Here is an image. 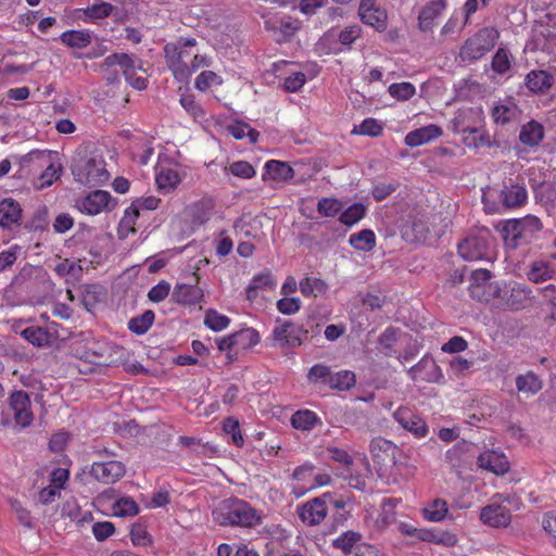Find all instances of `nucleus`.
<instances>
[{
	"mask_svg": "<svg viewBox=\"0 0 556 556\" xmlns=\"http://www.w3.org/2000/svg\"><path fill=\"white\" fill-rule=\"evenodd\" d=\"M515 382L517 391L527 397L535 395L543 389L542 379L532 370L517 375Z\"/></svg>",
	"mask_w": 556,
	"mask_h": 556,
	"instance_id": "obj_25",
	"label": "nucleus"
},
{
	"mask_svg": "<svg viewBox=\"0 0 556 556\" xmlns=\"http://www.w3.org/2000/svg\"><path fill=\"white\" fill-rule=\"evenodd\" d=\"M179 103L187 111V113L191 115L195 121L203 119L205 117V111L195 101V98L192 93L181 94Z\"/></svg>",
	"mask_w": 556,
	"mask_h": 556,
	"instance_id": "obj_59",
	"label": "nucleus"
},
{
	"mask_svg": "<svg viewBox=\"0 0 556 556\" xmlns=\"http://www.w3.org/2000/svg\"><path fill=\"white\" fill-rule=\"evenodd\" d=\"M215 523L224 527L253 528L262 522V515L247 501L230 497L222 501L212 511Z\"/></svg>",
	"mask_w": 556,
	"mask_h": 556,
	"instance_id": "obj_1",
	"label": "nucleus"
},
{
	"mask_svg": "<svg viewBox=\"0 0 556 556\" xmlns=\"http://www.w3.org/2000/svg\"><path fill=\"white\" fill-rule=\"evenodd\" d=\"M114 10L113 4L109 2H98L84 9V21L96 22L97 20H103L109 17Z\"/></svg>",
	"mask_w": 556,
	"mask_h": 556,
	"instance_id": "obj_45",
	"label": "nucleus"
},
{
	"mask_svg": "<svg viewBox=\"0 0 556 556\" xmlns=\"http://www.w3.org/2000/svg\"><path fill=\"white\" fill-rule=\"evenodd\" d=\"M390 96L400 101H407L416 93V87L408 81L393 83L388 89Z\"/></svg>",
	"mask_w": 556,
	"mask_h": 556,
	"instance_id": "obj_57",
	"label": "nucleus"
},
{
	"mask_svg": "<svg viewBox=\"0 0 556 556\" xmlns=\"http://www.w3.org/2000/svg\"><path fill=\"white\" fill-rule=\"evenodd\" d=\"M528 199V192L523 185L513 184L504 186L501 192L502 203L506 207H520Z\"/></svg>",
	"mask_w": 556,
	"mask_h": 556,
	"instance_id": "obj_27",
	"label": "nucleus"
},
{
	"mask_svg": "<svg viewBox=\"0 0 556 556\" xmlns=\"http://www.w3.org/2000/svg\"><path fill=\"white\" fill-rule=\"evenodd\" d=\"M377 242L376 235L371 229H363L349 237V244L356 251L370 252L375 249Z\"/></svg>",
	"mask_w": 556,
	"mask_h": 556,
	"instance_id": "obj_34",
	"label": "nucleus"
},
{
	"mask_svg": "<svg viewBox=\"0 0 556 556\" xmlns=\"http://www.w3.org/2000/svg\"><path fill=\"white\" fill-rule=\"evenodd\" d=\"M397 340V329L393 327H388L379 336V344L383 350V353L387 356H392V349Z\"/></svg>",
	"mask_w": 556,
	"mask_h": 556,
	"instance_id": "obj_63",
	"label": "nucleus"
},
{
	"mask_svg": "<svg viewBox=\"0 0 556 556\" xmlns=\"http://www.w3.org/2000/svg\"><path fill=\"white\" fill-rule=\"evenodd\" d=\"M469 451V444L465 441L457 442L445 453V462L454 469L460 468L465 463V456Z\"/></svg>",
	"mask_w": 556,
	"mask_h": 556,
	"instance_id": "obj_43",
	"label": "nucleus"
},
{
	"mask_svg": "<svg viewBox=\"0 0 556 556\" xmlns=\"http://www.w3.org/2000/svg\"><path fill=\"white\" fill-rule=\"evenodd\" d=\"M276 287V280L270 270L266 269L260 274H256L250 281L245 289L247 299L254 301L258 295V290L274 289Z\"/></svg>",
	"mask_w": 556,
	"mask_h": 556,
	"instance_id": "obj_28",
	"label": "nucleus"
},
{
	"mask_svg": "<svg viewBox=\"0 0 556 556\" xmlns=\"http://www.w3.org/2000/svg\"><path fill=\"white\" fill-rule=\"evenodd\" d=\"M356 378L355 374L350 370H340L338 372L331 374V378L329 380V388L339 391L350 390L355 386Z\"/></svg>",
	"mask_w": 556,
	"mask_h": 556,
	"instance_id": "obj_47",
	"label": "nucleus"
},
{
	"mask_svg": "<svg viewBox=\"0 0 556 556\" xmlns=\"http://www.w3.org/2000/svg\"><path fill=\"white\" fill-rule=\"evenodd\" d=\"M342 208L343 203L336 198H321L317 203V212L325 217H334Z\"/></svg>",
	"mask_w": 556,
	"mask_h": 556,
	"instance_id": "obj_58",
	"label": "nucleus"
},
{
	"mask_svg": "<svg viewBox=\"0 0 556 556\" xmlns=\"http://www.w3.org/2000/svg\"><path fill=\"white\" fill-rule=\"evenodd\" d=\"M233 340L236 343V353L239 351H247L257 345L261 337L257 330L253 328H242L233 332Z\"/></svg>",
	"mask_w": 556,
	"mask_h": 556,
	"instance_id": "obj_35",
	"label": "nucleus"
},
{
	"mask_svg": "<svg viewBox=\"0 0 556 556\" xmlns=\"http://www.w3.org/2000/svg\"><path fill=\"white\" fill-rule=\"evenodd\" d=\"M492 68L497 74H505L510 68L509 53L504 48H498L492 59Z\"/></svg>",
	"mask_w": 556,
	"mask_h": 556,
	"instance_id": "obj_62",
	"label": "nucleus"
},
{
	"mask_svg": "<svg viewBox=\"0 0 556 556\" xmlns=\"http://www.w3.org/2000/svg\"><path fill=\"white\" fill-rule=\"evenodd\" d=\"M228 132L237 140H241L245 137L250 138L251 142H256L258 139V131L252 128L249 124L243 122H235L228 126Z\"/></svg>",
	"mask_w": 556,
	"mask_h": 556,
	"instance_id": "obj_53",
	"label": "nucleus"
},
{
	"mask_svg": "<svg viewBox=\"0 0 556 556\" xmlns=\"http://www.w3.org/2000/svg\"><path fill=\"white\" fill-rule=\"evenodd\" d=\"M462 132L466 135L464 137V142L469 148L482 149V148H491L493 146V141L486 130L478 127L473 128H463Z\"/></svg>",
	"mask_w": 556,
	"mask_h": 556,
	"instance_id": "obj_32",
	"label": "nucleus"
},
{
	"mask_svg": "<svg viewBox=\"0 0 556 556\" xmlns=\"http://www.w3.org/2000/svg\"><path fill=\"white\" fill-rule=\"evenodd\" d=\"M214 201L212 198H202L186 208V214L194 226L207 223L212 216Z\"/></svg>",
	"mask_w": 556,
	"mask_h": 556,
	"instance_id": "obj_23",
	"label": "nucleus"
},
{
	"mask_svg": "<svg viewBox=\"0 0 556 556\" xmlns=\"http://www.w3.org/2000/svg\"><path fill=\"white\" fill-rule=\"evenodd\" d=\"M448 511V506L445 500L435 498L431 501L424 509L422 516L426 520L431 522L442 521Z\"/></svg>",
	"mask_w": 556,
	"mask_h": 556,
	"instance_id": "obj_39",
	"label": "nucleus"
},
{
	"mask_svg": "<svg viewBox=\"0 0 556 556\" xmlns=\"http://www.w3.org/2000/svg\"><path fill=\"white\" fill-rule=\"evenodd\" d=\"M155 181L159 189L168 193L180 184L181 179L177 170L172 168H162L156 174Z\"/></svg>",
	"mask_w": 556,
	"mask_h": 556,
	"instance_id": "obj_41",
	"label": "nucleus"
},
{
	"mask_svg": "<svg viewBox=\"0 0 556 556\" xmlns=\"http://www.w3.org/2000/svg\"><path fill=\"white\" fill-rule=\"evenodd\" d=\"M21 218L22 207L16 200L7 198L0 201V227L11 228L17 225Z\"/></svg>",
	"mask_w": 556,
	"mask_h": 556,
	"instance_id": "obj_24",
	"label": "nucleus"
},
{
	"mask_svg": "<svg viewBox=\"0 0 556 556\" xmlns=\"http://www.w3.org/2000/svg\"><path fill=\"white\" fill-rule=\"evenodd\" d=\"M199 276L194 274V283H177L172 293V300L184 306L200 304L204 298L203 290L198 287Z\"/></svg>",
	"mask_w": 556,
	"mask_h": 556,
	"instance_id": "obj_18",
	"label": "nucleus"
},
{
	"mask_svg": "<svg viewBox=\"0 0 556 556\" xmlns=\"http://www.w3.org/2000/svg\"><path fill=\"white\" fill-rule=\"evenodd\" d=\"M555 270L551 264L545 261H534L531 264L529 271L527 273L528 279L534 283L544 282L552 279Z\"/></svg>",
	"mask_w": 556,
	"mask_h": 556,
	"instance_id": "obj_40",
	"label": "nucleus"
},
{
	"mask_svg": "<svg viewBox=\"0 0 556 556\" xmlns=\"http://www.w3.org/2000/svg\"><path fill=\"white\" fill-rule=\"evenodd\" d=\"M517 105L513 102H498L496 103L492 111L491 117L496 125H507L516 117Z\"/></svg>",
	"mask_w": 556,
	"mask_h": 556,
	"instance_id": "obj_37",
	"label": "nucleus"
},
{
	"mask_svg": "<svg viewBox=\"0 0 556 556\" xmlns=\"http://www.w3.org/2000/svg\"><path fill=\"white\" fill-rule=\"evenodd\" d=\"M263 179L266 176L275 181H288L294 177V169L287 163L277 160H269L264 165Z\"/></svg>",
	"mask_w": 556,
	"mask_h": 556,
	"instance_id": "obj_26",
	"label": "nucleus"
},
{
	"mask_svg": "<svg viewBox=\"0 0 556 556\" xmlns=\"http://www.w3.org/2000/svg\"><path fill=\"white\" fill-rule=\"evenodd\" d=\"M522 505L519 496L510 493H496L491 503L480 510V521L491 528H507L511 523L513 511Z\"/></svg>",
	"mask_w": 556,
	"mask_h": 556,
	"instance_id": "obj_2",
	"label": "nucleus"
},
{
	"mask_svg": "<svg viewBox=\"0 0 556 556\" xmlns=\"http://www.w3.org/2000/svg\"><path fill=\"white\" fill-rule=\"evenodd\" d=\"M331 369L325 364H316L308 370L307 380L313 384H323L329 387Z\"/></svg>",
	"mask_w": 556,
	"mask_h": 556,
	"instance_id": "obj_56",
	"label": "nucleus"
},
{
	"mask_svg": "<svg viewBox=\"0 0 556 556\" xmlns=\"http://www.w3.org/2000/svg\"><path fill=\"white\" fill-rule=\"evenodd\" d=\"M442 135L443 130L440 126L429 124L427 126L409 131L405 136L404 142L407 147L416 148L429 143L440 138Z\"/></svg>",
	"mask_w": 556,
	"mask_h": 556,
	"instance_id": "obj_21",
	"label": "nucleus"
},
{
	"mask_svg": "<svg viewBox=\"0 0 556 556\" xmlns=\"http://www.w3.org/2000/svg\"><path fill=\"white\" fill-rule=\"evenodd\" d=\"M113 511L117 517H134L139 513V506L132 497L123 496L114 503Z\"/></svg>",
	"mask_w": 556,
	"mask_h": 556,
	"instance_id": "obj_50",
	"label": "nucleus"
},
{
	"mask_svg": "<svg viewBox=\"0 0 556 556\" xmlns=\"http://www.w3.org/2000/svg\"><path fill=\"white\" fill-rule=\"evenodd\" d=\"M362 534L352 530L343 532L333 540V547L341 549L344 554H349L361 541Z\"/></svg>",
	"mask_w": 556,
	"mask_h": 556,
	"instance_id": "obj_48",
	"label": "nucleus"
},
{
	"mask_svg": "<svg viewBox=\"0 0 556 556\" xmlns=\"http://www.w3.org/2000/svg\"><path fill=\"white\" fill-rule=\"evenodd\" d=\"M299 288L305 298H309L325 292L327 285L319 278L305 277L300 281Z\"/></svg>",
	"mask_w": 556,
	"mask_h": 556,
	"instance_id": "obj_51",
	"label": "nucleus"
},
{
	"mask_svg": "<svg viewBox=\"0 0 556 556\" xmlns=\"http://www.w3.org/2000/svg\"><path fill=\"white\" fill-rule=\"evenodd\" d=\"M367 212V207L361 203L355 202L341 212L339 220L341 224L351 227L361 222Z\"/></svg>",
	"mask_w": 556,
	"mask_h": 556,
	"instance_id": "obj_42",
	"label": "nucleus"
},
{
	"mask_svg": "<svg viewBox=\"0 0 556 556\" xmlns=\"http://www.w3.org/2000/svg\"><path fill=\"white\" fill-rule=\"evenodd\" d=\"M60 40L66 47L84 49L91 43L92 35L87 29H70L61 34Z\"/></svg>",
	"mask_w": 556,
	"mask_h": 556,
	"instance_id": "obj_31",
	"label": "nucleus"
},
{
	"mask_svg": "<svg viewBox=\"0 0 556 556\" xmlns=\"http://www.w3.org/2000/svg\"><path fill=\"white\" fill-rule=\"evenodd\" d=\"M393 418L415 439H424L429 433V427L425 419L410 407L400 406L393 413Z\"/></svg>",
	"mask_w": 556,
	"mask_h": 556,
	"instance_id": "obj_12",
	"label": "nucleus"
},
{
	"mask_svg": "<svg viewBox=\"0 0 556 556\" xmlns=\"http://www.w3.org/2000/svg\"><path fill=\"white\" fill-rule=\"evenodd\" d=\"M397 500L395 498H383L381 503V510L375 519L374 527L378 531H383L396 521V508Z\"/></svg>",
	"mask_w": 556,
	"mask_h": 556,
	"instance_id": "obj_29",
	"label": "nucleus"
},
{
	"mask_svg": "<svg viewBox=\"0 0 556 556\" xmlns=\"http://www.w3.org/2000/svg\"><path fill=\"white\" fill-rule=\"evenodd\" d=\"M105 165L101 156L78 152L73 159L71 170L77 182L96 187L106 184L110 179Z\"/></svg>",
	"mask_w": 556,
	"mask_h": 556,
	"instance_id": "obj_3",
	"label": "nucleus"
},
{
	"mask_svg": "<svg viewBox=\"0 0 556 556\" xmlns=\"http://www.w3.org/2000/svg\"><path fill=\"white\" fill-rule=\"evenodd\" d=\"M21 336L37 348L51 346L60 337L56 331L52 332L50 329L39 326L25 328L21 331Z\"/></svg>",
	"mask_w": 556,
	"mask_h": 556,
	"instance_id": "obj_22",
	"label": "nucleus"
},
{
	"mask_svg": "<svg viewBox=\"0 0 556 556\" xmlns=\"http://www.w3.org/2000/svg\"><path fill=\"white\" fill-rule=\"evenodd\" d=\"M327 498H331L330 492H325L298 506L296 513L300 520L308 527L320 525L328 515Z\"/></svg>",
	"mask_w": 556,
	"mask_h": 556,
	"instance_id": "obj_8",
	"label": "nucleus"
},
{
	"mask_svg": "<svg viewBox=\"0 0 556 556\" xmlns=\"http://www.w3.org/2000/svg\"><path fill=\"white\" fill-rule=\"evenodd\" d=\"M230 324V318L218 313L216 309L210 308L205 313L204 325L213 331H222Z\"/></svg>",
	"mask_w": 556,
	"mask_h": 556,
	"instance_id": "obj_54",
	"label": "nucleus"
},
{
	"mask_svg": "<svg viewBox=\"0 0 556 556\" xmlns=\"http://www.w3.org/2000/svg\"><path fill=\"white\" fill-rule=\"evenodd\" d=\"M9 407L13 413L14 422L21 428L29 427L34 421L31 402L27 392L14 391L9 396Z\"/></svg>",
	"mask_w": 556,
	"mask_h": 556,
	"instance_id": "obj_13",
	"label": "nucleus"
},
{
	"mask_svg": "<svg viewBox=\"0 0 556 556\" xmlns=\"http://www.w3.org/2000/svg\"><path fill=\"white\" fill-rule=\"evenodd\" d=\"M89 475L100 483L113 484L126 475V465L116 459H101L93 462Z\"/></svg>",
	"mask_w": 556,
	"mask_h": 556,
	"instance_id": "obj_9",
	"label": "nucleus"
},
{
	"mask_svg": "<svg viewBox=\"0 0 556 556\" xmlns=\"http://www.w3.org/2000/svg\"><path fill=\"white\" fill-rule=\"evenodd\" d=\"M525 83L532 92L543 93L552 87L553 76L546 71H531Z\"/></svg>",
	"mask_w": 556,
	"mask_h": 556,
	"instance_id": "obj_33",
	"label": "nucleus"
},
{
	"mask_svg": "<svg viewBox=\"0 0 556 556\" xmlns=\"http://www.w3.org/2000/svg\"><path fill=\"white\" fill-rule=\"evenodd\" d=\"M447 5L446 0H431L427 2L418 14V28L422 33L432 30L437 20L443 14Z\"/></svg>",
	"mask_w": 556,
	"mask_h": 556,
	"instance_id": "obj_19",
	"label": "nucleus"
},
{
	"mask_svg": "<svg viewBox=\"0 0 556 556\" xmlns=\"http://www.w3.org/2000/svg\"><path fill=\"white\" fill-rule=\"evenodd\" d=\"M383 131V126L376 118L368 117L365 118L359 125H355L351 134L368 136V137H379Z\"/></svg>",
	"mask_w": 556,
	"mask_h": 556,
	"instance_id": "obj_49",
	"label": "nucleus"
},
{
	"mask_svg": "<svg viewBox=\"0 0 556 556\" xmlns=\"http://www.w3.org/2000/svg\"><path fill=\"white\" fill-rule=\"evenodd\" d=\"M531 290L521 283H514L510 287V298L507 300L508 305L518 309L525 306L530 300Z\"/></svg>",
	"mask_w": 556,
	"mask_h": 556,
	"instance_id": "obj_52",
	"label": "nucleus"
},
{
	"mask_svg": "<svg viewBox=\"0 0 556 556\" xmlns=\"http://www.w3.org/2000/svg\"><path fill=\"white\" fill-rule=\"evenodd\" d=\"M154 317V313L147 309L141 315L130 318L128 329L138 336L144 334L152 327Z\"/></svg>",
	"mask_w": 556,
	"mask_h": 556,
	"instance_id": "obj_44",
	"label": "nucleus"
},
{
	"mask_svg": "<svg viewBox=\"0 0 556 556\" xmlns=\"http://www.w3.org/2000/svg\"><path fill=\"white\" fill-rule=\"evenodd\" d=\"M492 236L488 229L479 230L463 239L458 245V254L466 261H492L491 252Z\"/></svg>",
	"mask_w": 556,
	"mask_h": 556,
	"instance_id": "obj_6",
	"label": "nucleus"
},
{
	"mask_svg": "<svg viewBox=\"0 0 556 556\" xmlns=\"http://www.w3.org/2000/svg\"><path fill=\"white\" fill-rule=\"evenodd\" d=\"M498 38L500 33L496 28L483 27L465 41L459 56L463 61H477L495 47Z\"/></svg>",
	"mask_w": 556,
	"mask_h": 556,
	"instance_id": "obj_5",
	"label": "nucleus"
},
{
	"mask_svg": "<svg viewBox=\"0 0 556 556\" xmlns=\"http://www.w3.org/2000/svg\"><path fill=\"white\" fill-rule=\"evenodd\" d=\"M479 468L488 470L495 476H504L510 470V463L507 456L497 450H486L477 458Z\"/></svg>",
	"mask_w": 556,
	"mask_h": 556,
	"instance_id": "obj_16",
	"label": "nucleus"
},
{
	"mask_svg": "<svg viewBox=\"0 0 556 556\" xmlns=\"http://www.w3.org/2000/svg\"><path fill=\"white\" fill-rule=\"evenodd\" d=\"M111 202L112 197L108 191L96 190L79 201L78 208L85 214L98 215L110 210Z\"/></svg>",
	"mask_w": 556,
	"mask_h": 556,
	"instance_id": "obj_20",
	"label": "nucleus"
},
{
	"mask_svg": "<svg viewBox=\"0 0 556 556\" xmlns=\"http://www.w3.org/2000/svg\"><path fill=\"white\" fill-rule=\"evenodd\" d=\"M140 213H138L131 205L128 206L123 214L117 227V236L121 240L128 238L130 235L137 232L136 224Z\"/></svg>",
	"mask_w": 556,
	"mask_h": 556,
	"instance_id": "obj_36",
	"label": "nucleus"
},
{
	"mask_svg": "<svg viewBox=\"0 0 556 556\" xmlns=\"http://www.w3.org/2000/svg\"><path fill=\"white\" fill-rule=\"evenodd\" d=\"M61 172L62 165L59 162L50 163L38 178L39 188L50 187L60 178Z\"/></svg>",
	"mask_w": 556,
	"mask_h": 556,
	"instance_id": "obj_60",
	"label": "nucleus"
},
{
	"mask_svg": "<svg viewBox=\"0 0 556 556\" xmlns=\"http://www.w3.org/2000/svg\"><path fill=\"white\" fill-rule=\"evenodd\" d=\"M503 232L506 243L513 248L517 247L520 241L528 240L518 219L508 220L503 228Z\"/></svg>",
	"mask_w": 556,
	"mask_h": 556,
	"instance_id": "obj_46",
	"label": "nucleus"
},
{
	"mask_svg": "<svg viewBox=\"0 0 556 556\" xmlns=\"http://www.w3.org/2000/svg\"><path fill=\"white\" fill-rule=\"evenodd\" d=\"M224 83L222 76L213 71H203L201 72L195 80L194 88L201 92L206 91L212 86H220Z\"/></svg>",
	"mask_w": 556,
	"mask_h": 556,
	"instance_id": "obj_55",
	"label": "nucleus"
},
{
	"mask_svg": "<svg viewBox=\"0 0 556 556\" xmlns=\"http://www.w3.org/2000/svg\"><path fill=\"white\" fill-rule=\"evenodd\" d=\"M400 448L392 441L381 437L374 438L369 444V452L374 462L380 466H395Z\"/></svg>",
	"mask_w": 556,
	"mask_h": 556,
	"instance_id": "obj_15",
	"label": "nucleus"
},
{
	"mask_svg": "<svg viewBox=\"0 0 556 556\" xmlns=\"http://www.w3.org/2000/svg\"><path fill=\"white\" fill-rule=\"evenodd\" d=\"M541 293L547 307L548 318L556 320V286L548 285L541 289Z\"/></svg>",
	"mask_w": 556,
	"mask_h": 556,
	"instance_id": "obj_64",
	"label": "nucleus"
},
{
	"mask_svg": "<svg viewBox=\"0 0 556 556\" xmlns=\"http://www.w3.org/2000/svg\"><path fill=\"white\" fill-rule=\"evenodd\" d=\"M303 334L301 327L290 321H285L273 329L268 339L271 341L273 346L280 349L296 348L302 344Z\"/></svg>",
	"mask_w": 556,
	"mask_h": 556,
	"instance_id": "obj_14",
	"label": "nucleus"
},
{
	"mask_svg": "<svg viewBox=\"0 0 556 556\" xmlns=\"http://www.w3.org/2000/svg\"><path fill=\"white\" fill-rule=\"evenodd\" d=\"M198 41L193 37H179L175 41L167 42L164 48V59L167 68L177 81L184 83L190 79L188 60H191L192 49Z\"/></svg>",
	"mask_w": 556,
	"mask_h": 556,
	"instance_id": "obj_4",
	"label": "nucleus"
},
{
	"mask_svg": "<svg viewBox=\"0 0 556 556\" xmlns=\"http://www.w3.org/2000/svg\"><path fill=\"white\" fill-rule=\"evenodd\" d=\"M358 15L364 24L378 31L386 30L388 15L384 9L377 5L376 0H361Z\"/></svg>",
	"mask_w": 556,
	"mask_h": 556,
	"instance_id": "obj_17",
	"label": "nucleus"
},
{
	"mask_svg": "<svg viewBox=\"0 0 556 556\" xmlns=\"http://www.w3.org/2000/svg\"><path fill=\"white\" fill-rule=\"evenodd\" d=\"M490 279V270L482 268L473 270L470 276V295L480 302H489L491 296H500L498 286L493 285Z\"/></svg>",
	"mask_w": 556,
	"mask_h": 556,
	"instance_id": "obj_11",
	"label": "nucleus"
},
{
	"mask_svg": "<svg viewBox=\"0 0 556 556\" xmlns=\"http://www.w3.org/2000/svg\"><path fill=\"white\" fill-rule=\"evenodd\" d=\"M265 29L278 43L289 42L301 29L302 23L291 16H273L264 22Z\"/></svg>",
	"mask_w": 556,
	"mask_h": 556,
	"instance_id": "obj_10",
	"label": "nucleus"
},
{
	"mask_svg": "<svg viewBox=\"0 0 556 556\" xmlns=\"http://www.w3.org/2000/svg\"><path fill=\"white\" fill-rule=\"evenodd\" d=\"M544 127L536 121L525 124L519 132V140L523 146L533 148L540 144L544 138Z\"/></svg>",
	"mask_w": 556,
	"mask_h": 556,
	"instance_id": "obj_30",
	"label": "nucleus"
},
{
	"mask_svg": "<svg viewBox=\"0 0 556 556\" xmlns=\"http://www.w3.org/2000/svg\"><path fill=\"white\" fill-rule=\"evenodd\" d=\"M325 453L329 459L345 467H350L354 463L353 457L344 448L329 445L325 447Z\"/></svg>",
	"mask_w": 556,
	"mask_h": 556,
	"instance_id": "obj_61",
	"label": "nucleus"
},
{
	"mask_svg": "<svg viewBox=\"0 0 556 556\" xmlns=\"http://www.w3.org/2000/svg\"><path fill=\"white\" fill-rule=\"evenodd\" d=\"M116 65L121 67L125 79L132 88L137 90H144L147 88V79L141 76H136V59L134 55L128 53H112L100 64V72L105 73Z\"/></svg>",
	"mask_w": 556,
	"mask_h": 556,
	"instance_id": "obj_7",
	"label": "nucleus"
},
{
	"mask_svg": "<svg viewBox=\"0 0 556 556\" xmlns=\"http://www.w3.org/2000/svg\"><path fill=\"white\" fill-rule=\"evenodd\" d=\"M318 422H320V419L316 413L308 409L298 410L291 416L292 427L303 431L314 429Z\"/></svg>",
	"mask_w": 556,
	"mask_h": 556,
	"instance_id": "obj_38",
	"label": "nucleus"
}]
</instances>
